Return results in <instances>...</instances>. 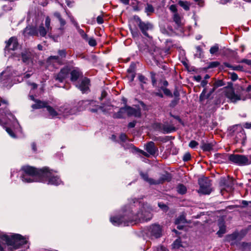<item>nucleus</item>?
<instances>
[{"instance_id": "obj_38", "label": "nucleus", "mask_w": 251, "mask_h": 251, "mask_svg": "<svg viewBox=\"0 0 251 251\" xmlns=\"http://www.w3.org/2000/svg\"><path fill=\"white\" fill-rule=\"evenodd\" d=\"M154 11V8L153 6L150 4H147V6L145 8V12L149 15L151 13H152Z\"/></svg>"}, {"instance_id": "obj_8", "label": "nucleus", "mask_w": 251, "mask_h": 251, "mask_svg": "<svg viewBox=\"0 0 251 251\" xmlns=\"http://www.w3.org/2000/svg\"><path fill=\"white\" fill-rule=\"evenodd\" d=\"M232 132L234 133L236 142H241L244 145L246 139V135L241 126H234L232 128Z\"/></svg>"}, {"instance_id": "obj_11", "label": "nucleus", "mask_w": 251, "mask_h": 251, "mask_svg": "<svg viewBox=\"0 0 251 251\" xmlns=\"http://www.w3.org/2000/svg\"><path fill=\"white\" fill-rule=\"evenodd\" d=\"M11 68L7 67L3 71L0 75V81L3 86L7 87L11 82V76L13 75L11 72Z\"/></svg>"}, {"instance_id": "obj_64", "label": "nucleus", "mask_w": 251, "mask_h": 251, "mask_svg": "<svg viewBox=\"0 0 251 251\" xmlns=\"http://www.w3.org/2000/svg\"><path fill=\"white\" fill-rule=\"evenodd\" d=\"M247 91L248 92H251V94H250V98L251 99V85H249L247 87Z\"/></svg>"}, {"instance_id": "obj_60", "label": "nucleus", "mask_w": 251, "mask_h": 251, "mask_svg": "<svg viewBox=\"0 0 251 251\" xmlns=\"http://www.w3.org/2000/svg\"><path fill=\"white\" fill-rule=\"evenodd\" d=\"M120 140L125 141L126 139V136L125 134H122L120 136Z\"/></svg>"}, {"instance_id": "obj_23", "label": "nucleus", "mask_w": 251, "mask_h": 251, "mask_svg": "<svg viewBox=\"0 0 251 251\" xmlns=\"http://www.w3.org/2000/svg\"><path fill=\"white\" fill-rule=\"evenodd\" d=\"M126 106L124 107H122L120 109L119 111L117 113H115L113 114V117L114 118H124L127 116Z\"/></svg>"}, {"instance_id": "obj_36", "label": "nucleus", "mask_w": 251, "mask_h": 251, "mask_svg": "<svg viewBox=\"0 0 251 251\" xmlns=\"http://www.w3.org/2000/svg\"><path fill=\"white\" fill-rule=\"evenodd\" d=\"M45 28L47 29V30L50 32L51 30V27L50 26V19L49 17H47L46 18L45 20Z\"/></svg>"}, {"instance_id": "obj_14", "label": "nucleus", "mask_w": 251, "mask_h": 251, "mask_svg": "<svg viewBox=\"0 0 251 251\" xmlns=\"http://www.w3.org/2000/svg\"><path fill=\"white\" fill-rule=\"evenodd\" d=\"M225 93L226 97L233 102H235L241 100L240 96L236 94L232 88L226 89Z\"/></svg>"}, {"instance_id": "obj_62", "label": "nucleus", "mask_w": 251, "mask_h": 251, "mask_svg": "<svg viewBox=\"0 0 251 251\" xmlns=\"http://www.w3.org/2000/svg\"><path fill=\"white\" fill-rule=\"evenodd\" d=\"M60 25L61 26H64L66 24L65 21L62 18V17L59 20Z\"/></svg>"}, {"instance_id": "obj_9", "label": "nucleus", "mask_w": 251, "mask_h": 251, "mask_svg": "<svg viewBox=\"0 0 251 251\" xmlns=\"http://www.w3.org/2000/svg\"><path fill=\"white\" fill-rule=\"evenodd\" d=\"M200 188L198 192L202 194H209L211 192V183L210 180L206 178H201L199 180Z\"/></svg>"}, {"instance_id": "obj_18", "label": "nucleus", "mask_w": 251, "mask_h": 251, "mask_svg": "<svg viewBox=\"0 0 251 251\" xmlns=\"http://www.w3.org/2000/svg\"><path fill=\"white\" fill-rule=\"evenodd\" d=\"M18 47V43L16 38L14 37H11L6 42L5 49L7 50H15Z\"/></svg>"}, {"instance_id": "obj_40", "label": "nucleus", "mask_w": 251, "mask_h": 251, "mask_svg": "<svg viewBox=\"0 0 251 251\" xmlns=\"http://www.w3.org/2000/svg\"><path fill=\"white\" fill-rule=\"evenodd\" d=\"M219 50V47L218 45H215L214 46L211 47L210 49V52L212 54H215L216 52H217Z\"/></svg>"}, {"instance_id": "obj_22", "label": "nucleus", "mask_w": 251, "mask_h": 251, "mask_svg": "<svg viewBox=\"0 0 251 251\" xmlns=\"http://www.w3.org/2000/svg\"><path fill=\"white\" fill-rule=\"evenodd\" d=\"M71 75V80L75 82L79 77L82 76V73L78 69H75L70 72Z\"/></svg>"}, {"instance_id": "obj_41", "label": "nucleus", "mask_w": 251, "mask_h": 251, "mask_svg": "<svg viewBox=\"0 0 251 251\" xmlns=\"http://www.w3.org/2000/svg\"><path fill=\"white\" fill-rule=\"evenodd\" d=\"M87 41L88 42L89 45L90 46L94 47L97 45L96 41L93 38H91L89 39L88 38V40Z\"/></svg>"}, {"instance_id": "obj_52", "label": "nucleus", "mask_w": 251, "mask_h": 251, "mask_svg": "<svg viewBox=\"0 0 251 251\" xmlns=\"http://www.w3.org/2000/svg\"><path fill=\"white\" fill-rule=\"evenodd\" d=\"M179 100V98L175 99L173 100L172 101V102L170 103V105L172 107L175 106L177 103L178 102Z\"/></svg>"}, {"instance_id": "obj_34", "label": "nucleus", "mask_w": 251, "mask_h": 251, "mask_svg": "<svg viewBox=\"0 0 251 251\" xmlns=\"http://www.w3.org/2000/svg\"><path fill=\"white\" fill-rule=\"evenodd\" d=\"M164 131L166 133H170L176 130V128L172 126L165 125L163 126Z\"/></svg>"}, {"instance_id": "obj_20", "label": "nucleus", "mask_w": 251, "mask_h": 251, "mask_svg": "<svg viewBox=\"0 0 251 251\" xmlns=\"http://www.w3.org/2000/svg\"><path fill=\"white\" fill-rule=\"evenodd\" d=\"M146 150L151 155H155L158 151L157 148L155 146L154 143L150 142L146 146Z\"/></svg>"}, {"instance_id": "obj_5", "label": "nucleus", "mask_w": 251, "mask_h": 251, "mask_svg": "<svg viewBox=\"0 0 251 251\" xmlns=\"http://www.w3.org/2000/svg\"><path fill=\"white\" fill-rule=\"evenodd\" d=\"M8 105L6 100L0 98V125L4 126L12 122L14 126H19L16 118L7 109Z\"/></svg>"}, {"instance_id": "obj_29", "label": "nucleus", "mask_w": 251, "mask_h": 251, "mask_svg": "<svg viewBox=\"0 0 251 251\" xmlns=\"http://www.w3.org/2000/svg\"><path fill=\"white\" fill-rule=\"evenodd\" d=\"M225 185V189L227 191H232L233 189L234 181L233 180H228Z\"/></svg>"}, {"instance_id": "obj_6", "label": "nucleus", "mask_w": 251, "mask_h": 251, "mask_svg": "<svg viewBox=\"0 0 251 251\" xmlns=\"http://www.w3.org/2000/svg\"><path fill=\"white\" fill-rule=\"evenodd\" d=\"M229 161L239 166L248 165L251 164V155L231 154L228 157Z\"/></svg>"}, {"instance_id": "obj_13", "label": "nucleus", "mask_w": 251, "mask_h": 251, "mask_svg": "<svg viewBox=\"0 0 251 251\" xmlns=\"http://www.w3.org/2000/svg\"><path fill=\"white\" fill-rule=\"evenodd\" d=\"M90 80L87 78L84 77L80 80V83L75 84L82 93H87L89 90Z\"/></svg>"}, {"instance_id": "obj_37", "label": "nucleus", "mask_w": 251, "mask_h": 251, "mask_svg": "<svg viewBox=\"0 0 251 251\" xmlns=\"http://www.w3.org/2000/svg\"><path fill=\"white\" fill-rule=\"evenodd\" d=\"M77 29L78 30V33L80 34V35H81L82 38L85 40H88L87 35L85 33L84 30H82V29H80L79 26H78V27H77Z\"/></svg>"}, {"instance_id": "obj_19", "label": "nucleus", "mask_w": 251, "mask_h": 251, "mask_svg": "<svg viewBox=\"0 0 251 251\" xmlns=\"http://www.w3.org/2000/svg\"><path fill=\"white\" fill-rule=\"evenodd\" d=\"M127 116H134L135 117H140L141 113L139 108H135L129 106H126Z\"/></svg>"}, {"instance_id": "obj_7", "label": "nucleus", "mask_w": 251, "mask_h": 251, "mask_svg": "<svg viewBox=\"0 0 251 251\" xmlns=\"http://www.w3.org/2000/svg\"><path fill=\"white\" fill-rule=\"evenodd\" d=\"M163 229L158 224H153L148 227L146 234L151 239H157L162 235Z\"/></svg>"}, {"instance_id": "obj_16", "label": "nucleus", "mask_w": 251, "mask_h": 251, "mask_svg": "<svg viewBox=\"0 0 251 251\" xmlns=\"http://www.w3.org/2000/svg\"><path fill=\"white\" fill-rule=\"evenodd\" d=\"M138 26L142 33L146 36L149 37L147 31L152 28V25L150 23L142 22L139 19Z\"/></svg>"}, {"instance_id": "obj_15", "label": "nucleus", "mask_w": 251, "mask_h": 251, "mask_svg": "<svg viewBox=\"0 0 251 251\" xmlns=\"http://www.w3.org/2000/svg\"><path fill=\"white\" fill-rule=\"evenodd\" d=\"M22 60L23 63L26 65L32 64L33 55L31 52L29 50H25L21 53Z\"/></svg>"}, {"instance_id": "obj_58", "label": "nucleus", "mask_w": 251, "mask_h": 251, "mask_svg": "<svg viewBox=\"0 0 251 251\" xmlns=\"http://www.w3.org/2000/svg\"><path fill=\"white\" fill-rule=\"evenodd\" d=\"M136 123V121L130 122L128 125V127L129 128H133L135 126Z\"/></svg>"}, {"instance_id": "obj_32", "label": "nucleus", "mask_w": 251, "mask_h": 251, "mask_svg": "<svg viewBox=\"0 0 251 251\" xmlns=\"http://www.w3.org/2000/svg\"><path fill=\"white\" fill-rule=\"evenodd\" d=\"M177 192L181 195L184 194L187 191L186 187L182 184H179L176 187Z\"/></svg>"}, {"instance_id": "obj_42", "label": "nucleus", "mask_w": 251, "mask_h": 251, "mask_svg": "<svg viewBox=\"0 0 251 251\" xmlns=\"http://www.w3.org/2000/svg\"><path fill=\"white\" fill-rule=\"evenodd\" d=\"M131 32L132 36L134 38H136V37H139V35L140 33H139V31L137 29L133 30V29H131Z\"/></svg>"}, {"instance_id": "obj_44", "label": "nucleus", "mask_w": 251, "mask_h": 251, "mask_svg": "<svg viewBox=\"0 0 251 251\" xmlns=\"http://www.w3.org/2000/svg\"><path fill=\"white\" fill-rule=\"evenodd\" d=\"M198 145V143L194 140L191 141L189 144V147L192 149L196 148Z\"/></svg>"}, {"instance_id": "obj_61", "label": "nucleus", "mask_w": 251, "mask_h": 251, "mask_svg": "<svg viewBox=\"0 0 251 251\" xmlns=\"http://www.w3.org/2000/svg\"><path fill=\"white\" fill-rule=\"evenodd\" d=\"M174 96L175 97V99L179 98V93L177 90H176L174 92Z\"/></svg>"}, {"instance_id": "obj_51", "label": "nucleus", "mask_w": 251, "mask_h": 251, "mask_svg": "<svg viewBox=\"0 0 251 251\" xmlns=\"http://www.w3.org/2000/svg\"><path fill=\"white\" fill-rule=\"evenodd\" d=\"M230 78L232 81H235L236 80L238 77L237 75L235 73H232L230 74Z\"/></svg>"}, {"instance_id": "obj_43", "label": "nucleus", "mask_w": 251, "mask_h": 251, "mask_svg": "<svg viewBox=\"0 0 251 251\" xmlns=\"http://www.w3.org/2000/svg\"><path fill=\"white\" fill-rule=\"evenodd\" d=\"M191 159V155L189 153L187 152L184 154L183 157V160L184 161H188Z\"/></svg>"}, {"instance_id": "obj_24", "label": "nucleus", "mask_w": 251, "mask_h": 251, "mask_svg": "<svg viewBox=\"0 0 251 251\" xmlns=\"http://www.w3.org/2000/svg\"><path fill=\"white\" fill-rule=\"evenodd\" d=\"M24 33L25 34L38 36L37 28L34 27H26L24 30Z\"/></svg>"}, {"instance_id": "obj_30", "label": "nucleus", "mask_w": 251, "mask_h": 251, "mask_svg": "<svg viewBox=\"0 0 251 251\" xmlns=\"http://www.w3.org/2000/svg\"><path fill=\"white\" fill-rule=\"evenodd\" d=\"M178 4L185 10L187 11L190 9V4L186 1L180 0L178 1Z\"/></svg>"}, {"instance_id": "obj_2", "label": "nucleus", "mask_w": 251, "mask_h": 251, "mask_svg": "<svg viewBox=\"0 0 251 251\" xmlns=\"http://www.w3.org/2000/svg\"><path fill=\"white\" fill-rule=\"evenodd\" d=\"M22 174L21 178L26 183L41 181L48 184L58 185L62 183L59 177L48 168L38 169L33 167L26 166L22 168Z\"/></svg>"}, {"instance_id": "obj_49", "label": "nucleus", "mask_w": 251, "mask_h": 251, "mask_svg": "<svg viewBox=\"0 0 251 251\" xmlns=\"http://www.w3.org/2000/svg\"><path fill=\"white\" fill-rule=\"evenodd\" d=\"M154 251H167V250L163 246H158L154 248Z\"/></svg>"}, {"instance_id": "obj_56", "label": "nucleus", "mask_w": 251, "mask_h": 251, "mask_svg": "<svg viewBox=\"0 0 251 251\" xmlns=\"http://www.w3.org/2000/svg\"><path fill=\"white\" fill-rule=\"evenodd\" d=\"M97 22L99 24H101L103 23V17L102 16H99L97 18Z\"/></svg>"}, {"instance_id": "obj_25", "label": "nucleus", "mask_w": 251, "mask_h": 251, "mask_svg": "<svg viewBox=\"0 0 251 251\" xmlns=\"http://www.w3.org/2000/svg\"><path fill=\"white\" fill-rule=\"evenodd\" d=\"M186 223V219H185V217L184 215H181L179 216L175 221L176 225H177V228L179 229H181L183 228V226H181V224H184Z\"/></svg>"}, {"instance_id": "obj_35", "label": "nucleus", "mask_w": 251, "mask_h": 251, "mask_svg": "<svg viewBox=\"0 0 251 251\" xmlns=\"http://www.w3.org/2000/svg\"><path fill=\"white\" fill-rule=\"evenodd\" d=\"M211 93H212V92H211L210 93H209V94H207V95H206V88H204V89L203 90V91H202V93H201V95H200V100H204V99H207V98H208L210 97V95H211Z\"/></svg>"}, {"instance_id": "obj_26", "label": "nucleus", "mask_w": 251, "mask_h": 251, "mask_svg": "<svg viewBox=\"0 0 251 251\" xmlns=\"http://www.w3.org/2000/svg\"><path fill=\"white\" fill-rule=\"evenodd\" d=\"M37 31L38 32V36L42 37H45L47 33L50 32L43 26V24L40 25L38 28H37Z\"/></svg>"}, {"instance_id": "obj_55", "label": "nucleus", "mask_w": 251, "mask_h": 251, "mask_svg": "<svg viewBox=\"0 0 251 251\" xmlns=\"http://www.w3.org/2000/svg\"><path fill=\"white\" fill-rule=\"evenodd\" d=\"M242 204L244 206H249L251 208V201H242Z\"/></svg>"}, {"instance_id": "obj_54", "label": "nucleus", "mask_w": 251, "mask_h": 251, "mask_svg": "<svg viewBox=\"0 0 251 251\" xmlns=\"http://www.w3.org/2000/svg\"><path fill=\"white\" fill-rule=\"evenodd\" d=\"M31 75V74L30 73H26L24 75V76L22 77L21 80H20L18 79V81H19L20 82H21V81H23L24 78H25V79L28 78Z\"/></svg>"}, {"instance_id": "obj_33", "label": "nucleus", "mask_w": 251, "mask_h": 251, "mask_svg": "<svg viewBox=\"0 0 251 251\" xmlns=\"http://www.w3.org/2000/svg\"><path fill=\"white\" fill-rule=\"evenodd\" d=\"M226 226L223 224L219 226V230L217 231V234L219 237H221L226 232Z\"/></svg>"}, {"instance_id": "obj_27", "label": "nucleus", "mask_w": 251, "mask_h": 251, "mask_svg": "<svg viewBox=\"0 0 251 251\" xmlns=\"http://www.w3.org/2000/svg\"><path fill=\"white\" fill-rule=\"evenodd\" d=\"M201 148L203 151H210L213 149V145L209 143H202Z\"/></svg>"}, {"instance_id": "obj_57", "label": "nucleus", "mask_w": 251, "mask_h": 251, "mask_svg": "<svg viewBox=\"0 0 251 251\" xmlns=\"http://www.w3.org/2000/svg\"><path fill=\"white\" fill-rule=\"evenodd\" d=\"M49 60H51L52 59H55V60H56V61L58 63H60V61L59 60V57L58 56H50L49 57Z\"/></svg>"}, {"instance_id": "obj_28", "label": "nucleus", "mask_w": 251, "mask_h": 251, "mask_svg": "<svg viewBox=\"0 0 251 251\" xmlns=\"http://www.w3.org/2000/svg\"><path fill=\"white\" fill-rule=\"evenodd\" d=\"M225 66H226L229 68H231L232 70H235V71H243V67L241 65L233 66L228 63H225Z\"/></svg>"}, {"instance_id": "obj_31", "label": "nucleus", "mask_w": 251, "mask_h": 251, "mask_svg": "<svg viewBox=\"0 0 251 251\" xmlns=\"http://www.w3.org/2000/svg\"><path fill=\"white\" fill-rule=\"evenodd\" d=\"M174 21L178 26H180L181 25V18L178 13H175L173 17Z\"/></svg>"}, {"instance_id": "obj_12", "label": "nucleus", "mask_w": 251, "mask_h": 251, "mask_svg": "<svg viewBox=\"0 0 251 251\" xmlns=\"http://www.w3.org/2000/svg\"><path fill=\"white\" fill-rule=\"evenodd\" d=\"M94 101L95 102V105H88L87 106V108L92 112H97L100 109L103 113H108L113 108V106L109 105L99 106L97 104V102L96 101Z\"/></svg>"}, {"instance_id": "obj_63", "label": "nucleus", "mask_w": 251, "mask_h": 251, "mask_svg": "<svg viewBox=\"0 0 251 251\" xmlns=\"http://www.w3.org/2000/svg\"><path fill=\"white\" fill-rule=\"evenodd\" d=\"M54 15L58 19V20L61 18V15L58 12H55L54 13Z\"/></svg>"}, {"instance_id": "obj_46", "label": "nucleus", "mask_w": 251, "mask_h": 251, "mask_svg": "<svg viewBox=\"0 0 251 251\" xmlns=\"http://www.w3.org/2000/svg\"><path fill=\"white\" fill-rule=\"evenodd\" d=\"M58 53L61 58H65L66 55V51L64 50H59Z\"/></svg>"}, {"instance_id": "obj_10", "label": "nucleus", "mask_w": 251, "mask_h": 251, "mask_svg": "<svg viewBox=\"0 0 251 251\" xmlns=\"http://www.w3.org/2000/svg\"><path fill=\"white\" fill-rule=\"evenodd\" d=\"M143 179L149 182L150 184H158L164 182L165 181H169L171 179V177L169 174L166 175L162 176L159 179L154 180L152 178H149L147 174H144L143 173H140Z\"/></svg>"}, {"instance_id": "obj_39", "label": "nucleus", "mask_w": 251, "mask_h": 251, "mask_svg": "<svg viewBox=\"0 0 251 251\" xmlns=\"http://www.w3.org/2000/svg\"><path fill=\"white\" fill-rule=\"evenodd\" d=\"M181 246V241L180 238L177 239L175 240L173 244V248H179Z\"/></svg>"}, {"instance_id": "obj_3", "label": "nucleus", "mask_w": 251, "mask_h": 251, "mask_svg": "<svg viewBox=\"0 0 251 251\" xmlns=\"http://www.w3.org/2000/svg\"><path fill=\"white\" fill-rule=\"evenodd\" d=\"M26 243V238L20 234H16L9 237L0 232V251H5L6 246L10 250H16Z\"/></svg>"}, {"instance_id": "obj_1", "label": "nucleus", "mask_w": 251, "mask_h": 251, "mask_svg": "<svg viewBox=\"0 0 251 251\" xmlns=\"http://www.w3.org/2000/svg\"><path fill=\"white\" fill-rule=\"evenodd\" d=\"M151 208L147 203H142L137 200H132L123 209V215L110 218V222L115 226H127L129 224L143 222L152 218Z\"/></svg>"}, {"instance_id": "obj_59", "label": "nucleus", "mask_w": 251, "mask_h": 251, "mask_svg": "<svg viewBox=\"0 0 251 251\" xmlns=\"http://www.w3.org/2000/svg\"><path fill=\"white\" fill-rule=\"evenodd\" d=\"M244 127L247 129H251V122L245 123L244 125Z\"/></svg>"}, {"instance_id": "obj_48", "label": "nucleus", "mask_w": 251, "mask_h": 251, "mask_svg": "<svg viewBox=\"0 0 251 251\" xmlns=\"http://www.w3.org/2000/svg\"><path fill=\"white\" fill-rule=\"evenodd\" d=\"M138 79L139 81L143 83H146L147 78L142 75H138Z\"/></svg>"}, {"instance_id": "obj_53", "label": "nucleus", "mask_w": 251, "mask_h": 251, "mask_svg": "<svg viewBox=\"0 0 251 251\" xmlns=\"http://www.w3.org/2000/svg\"><path fill=\"white\" fill-rule=\"evenodd\" d=\"M69 17H70V20L71 21V22L73 23V24H74V25L77 28V27H78V24L77 23V22L75 21V19L74 18V17L72 16H69Z\"/></svg>"}, {"instance_id": "obj_4", "label": "nucleus", "mask_w": 251, "mask_h": 251, "mask_svg": "<svg viewBox=\"0 0 251 251\" xmlns=\"http://www.w3.org/2000/svg\"><path fill=\"white\" fill-rule=\"evenodd\" d=\"M29 97L31 100L35 101L36 102L32 105L33 109H39L42 107H46L47 110L52 118H55L59 115L67 116L75 113L72 110L70 109L68 105L60 107L59 108L55 109L50 106L47 105V103L46 102L35 100L34 97L32 95L30 96Z\"/></svg>"}, {"instance_id": "obj_17", "label": "nucleus", "mask_w": 251, "mask_h": 251, "mask_svg": "<svg viewBox=\"0 0 251 251\" xmlns=\"http://www.w3.org/2000/svg\"><path fill=\"white\" fill-rule=\"evenodd\" d=\"M70 70L69 67H64L61 70L60 72L55 76V79L59 82H63L66 78L70 73Z\"/></svg>"}, {"instance_id": "obj_21", "label": "nucleus", "mask_w": 251, "mask_h": 251, "mask_svg": "<svg viewBox=\"0 0 251 251\" xmlns=\"http://www.w3.org/2000/svg\"><path fill=\"white\" fill-rule=\"evenodd\" d=\"M88 105H95V102L94 100H85L79 101L78 103V108L79 111L83 110L87 108Z\"/></svg>"}, {"instance_id": "obj_50", "label": "nucleus", "mask_w": 251, "mask_h": 251, "mask_svg": "<svg viewBox=\"0 0 251 251\" xmlns=\"http://www.w3.org/2000/svg\"><path fill=\"white\" fill-rule=\"evenodd\" d=\"M163 91L164 94L166 95V96H171V97L172 96L171 92L168 89L163 88Z\"/></svg>"}, {"instance_id": "obj_45", "label": "nucleus", "mask_w": 251, "mask_h": 251, "mask_svg": "<svg viewBox=\"0 0 251 251\" xmlns=\"http://www.w3.org/2000/svg\"><path fill=\"white\" fill-rule=\"evenodd\" d=\"M169 9L173 13H174V14L175 13H177V7H176V5H175V4H172L171 5L170 7H169Z\"/></svg>"}, {"instance_id": "obj_47", "label": "nucleus", "mask_w": 251, "mask_h": 251, "mask_svg": "<svg viewBox=\"0 0 251 251\" xmlns=\"http://www.w3.org/2000/svg\"><path fill=\"white\" fill-rule=\"evenodd\" d=\"M6 131H7V132L9 134V135L11 137H12L13 138L16 137L15 134L14 133V132L12 131V130L10 128L6 127Z\"/></svg>"}]
</instances>
